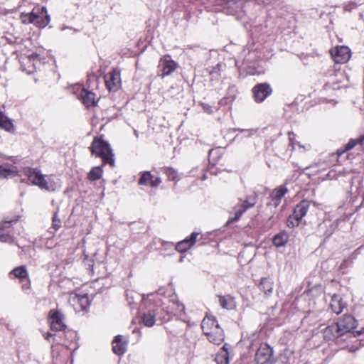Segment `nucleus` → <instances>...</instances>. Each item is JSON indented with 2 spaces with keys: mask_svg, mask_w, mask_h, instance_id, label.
<instances>
[{
  "mask_svg": "<svg viewBox=\"0 0 364 364\" xmlns=\"http://www.w3.org/2000/svg\"><path fill=\"white\" fill-rule=\"evenodd\" d=\"M91 153L96 156L102 158L104 164L111 166H114V159L112 149L109 144L101 137L95 138L90 147Z\"/></svg>",
  "mask_w": 364,
  "mask_h": 364,
  "instance_id": "nucleus-1",
  "label": "nucleus"
},
{
  "mask_svg": "<svg viewBox=\"0 0 364 364\" xmlns=\"http://www.w3.org/2000/svg\"><path fill=\"white\" fill-rule=\"evenodd\" d=\"M163 309L160 306H152L146 312L143 313L141 318L143 324L147 327H152L156 322V318L165 320L166 318L162 315Z\"/></svg>",
  "mask_w": 364,
  "mask_h": 364,
  "instance_id": "nucleus-2",
  "label": "nucleus"
},
{
  "mask_svg": "<svg viewBox=\"0 0 364 364\" xmlns=\"http://www.w3.org/2000/svg\"><path fill=\"white\" fill-rule=\"evenodd\" d=\"M178 67L177 63L173 60L170 55L161 58L158 65V75L161 77L171 75Z\"/></svg>",
  "mask_w": 364,
  "mask_h": 364,
  "instance_id": "nucleus-3",
  "label": "nucleus"
},
{
  "mask_svg": "<svg viewBox=\"0 0 364 364\" xmlns=\"http://www.w3.org/2000/svg\"><path fill=\"white\" fill-rule=\"evenodd\" d=\"M65 316L62 312L56 309H51L48 314V321L52 331H61L66 328L64 322Z\"/></svg>",
  "mask_w": 364,
  "mask_h": 364,
  "instance_id": "nucleus-4",
  "label": "nucleus"
},
{
  "mask_svg": "<svg viewBox=\"0 0 364 364\" xmlns=\"http://www.w3.org/2000/svg\"><path fill=\"white\" fill-rule=\"evenodd\" d=\"M273 349L267 343H262L257 349L255 354L257 364H266L271 363L273 356Z\"/></svg>",
  "mask_w": 364,
  "mask_h": 364,
  "instance_id": "nucleus-5",
  "label": "nucleus"
},
{
  "mask_svg": "<svg viewBox=\"0 0 364 364\" xmlns=\"http://www.w3.org/2000/svg\"><path fill=\"white\" fill-rule=\"evenodd\" d=\"M217 4L230 15H234L242 11L245 6L244 0H217Z\"/></svg>",
  "mask_w": 364,
  "mask_h": 364,
  "instance_id": "nucleus-6",
  "label": "nucleus"
},
{
  "mask_svg": "<svg viewBox=\"0 0 364 364\" xmlns=\"http://www.w3.org/2000/svg\"><path fill=\"white\" fill-rule=\"evenodd\" d=\"M33 24L40 28L46 27L50 22V16L45 6L36 7L33 9Z\"/></svg>",
  "mask_w": 364,
  "mask_h": 364,
  "instance_id": "nucleus-7",
  "label": "nucleus"
},
{
  "mask_svg": "<svg viewBox=\"0 0 364 364\" xmlns=\"http://www.w3.org/2000/svg\"><path fill=\"white\" fill-rule=\"evenodd\" d=\"M252 92L255 100L257 102H262L272 94V90L269 84L264 82L255 85Z\"/></svg>",
  "mask_w": 364,
  "mask_h": 364,
  "instance_id": "nucleus-8",
  "label": "nucleus"
},
{
  "mask_svg": "<svg viewBox=\"0 0 364 364\" xmlns=\"http://www.w3.org/2000/svg\"><path fill=\"white\" fill-rule=\"evenodd\" d=\"M336 323L340 328L341 334L344 336L346 333L350 332L357 326V321L355 318L349 314H345L340 318Z\"/></svg>",
  "mask_w": 364,
  "mask_h": 364,
  "instance_id": "nucleus-9",
  "label": "nucleus"
},
{
  "mask_svg": "<svg viewBox=\"0 0 364 364\" xmlns=\"http://www.w3.org/2000/svg\"><path fill=\"white\" fill-rule=\"evenodd\" d=\"M105 85L107 89L111 91L117 89L121 82L120 73L117 70H113L105 75Z\"/></svg>",
  "mask_w": 364,
  "mask_h": 364,
  "instance_id": "nucleus-10",
  "label": "nucleus"
},
{
  "mask_svg": "<svg viewBox=\"0 0 364 364\" xmlns=\"http://www.w3.org/2000/svg\"><path fill=\"white\" fill-rule=\"evenodd\" d=\"M203 333L207 336L210 342L215 345H220L225 339L224 331L220 326L216 328L213 327L212 330Z\"/></svg>",
  "mask_w": 364,
  "mask_h": 364,
  "instance_id": "nucleus-11",
  "label": "nucleus"
},
{
  "mask_svg": "<svg viewBox=\"0 0 364 364\" xmlns=\"http://www.w3.org/2000/svg\"><path fill=\"white\" fill-rule=\"evenodd\" d=\"M199 233L193 232L191 235L182 241L178 242L176 245V250L178 252H183L189 250L193 246L196 242V238Z\"/></svg>",
  "mask_w": 364,
  "mask_h": 364,
  "instance_id": "nucleus-12",
  "label": "nucleus"
},
{
  "mask_svg": "<svg viewBox=\"0 0 364 364\" xmlns=\"http://www.w3.org/2000/svg\"><path fill=\"white\" fill-rule=\"evenodd\" d=\"M332 56L337 63H343L347 62L350 56V49L346 46H340L336 48L334 53H332Z\"/></svg>",
  "mask_w": 364,
  "mask_h": 364,
  "instance_id": "nucleus-13",
  "label": "nucleus"
},
{
  "mask_svg": "<svg viewBox=\"0 0 364 364\" xmlns=\"http://www.w3.org/2000/svg\"><path fill=\"white\" fill-rule=\"evenodd\" d=\"M12 225V221L6 220L0 223V242L11 243L14 241L13 236L7 231Z\"/></svg>",
  "mask_w": 364,
  "mask_h": 364,
  "instance_id": "nucleus-14",
  "label": "nucleus"
},
{
  "mask_svg": "<svg viewBox=\"0 0 364 364\" xmlns=\"http://www.w3.org/2000/svg\"><path fill=\"white\" fill-rule=\"evenodd\" d=\"M341 336H343V334L336 323L328 326L323 330V338L327 341H332Z\"/></svg>",
  "mask_w": 364,
  "mask_h": 364,
  "instance_id": "nucleus-15",
  "label": "nucleus"
},
{
  "mask_svg": "<svg viewBox=\"0 0 364 364\" xmlns=\"http://www.w3.org/2000/svg\"><path fill=\"white\" fill-rule=\"evenodd\" d=\"M18 169L14 165L5 163L0 165V179L14 177L17 175Z\"/></svg>",
  "mask_w": 364,
  "mask_h": 364,
  "instance_id": "nucleus-16",
  "label": "nucleus"
},
{
  "mask_svg": "<svg viewBox=\"0 0 364 364\" xmlns=\"http://www.w3.org/2000/svg\"><path fill=\"white\" fill-rule=\"evenodd\" d=\"M24 175L32 184L39 186L43 180V175L35 168H26L24 169Z\"/></svg>",
  "mask_w": 364,
  "mask_h": 364,
  "instance_id": "nucleus-17",
  "label": "nucleus"
},
{
  "mask_svg": "<svg viewBox=\"0 0 364 364\" xmlns=\"http://www.w3.org/2000/svg\"><path fill=\"white\" fill-rule=\"evenodd\" d=\"M79 97L82 100V102L87 107L95 106L97 103L95 94L85 88L81 89Z\"/></svg>",
  "mask_w": 364,
  "mask_h": 364,
  "instance_id": "nucleus-18",
  "label": "nucleus"
},
{
  "mask_svg": "<svg viewBox=\"0 0 364 364\" xmlns=\"http://www.w3.org/2000/svg\"><path fill=\"white\" fill-rule=\"evenodd\" d=\"M309 208V202L307 200H301L296 205L294 210V218L295 220L300 221L304 217Z\"/></svg>",
  "mask_w": 364,
  "mask_h": 364,
  "instance_id": "nucleus-19",
  "label": "nucleus"
},
{
  "mask_svg": "<svg viewBox=\"0 0 364 364\" xmlns=\"http://www.w3.org/2000/svg\"><path fill=\"white\" fill-rule=\"evenodd\" d=\"M127 342L122 341V336H117L112 341V350L118 355H123L127 350Z\"/></svg>",
  "mask_w": 364,
  "mask_h": 364,
  "instance_id": "nucleus-20",
  "label": "nucleus"
},
{
  "mask_svg": "<svg viewBox=\"0 0 364 364\" xmlns=\"http://www.w3.org/2000/svg\"><path fill=\"white\" fill-rule=\"evenodd\" d=\"M41 189H45L48 191H55L60 186L58 182L55 181L52 176L48 177L46 179L43 176L42 182L41 181L39 186Z\"/></svg>",
  "mask_w": 364,
  "mask_h": 364,
  "instance_id": "nucleus-21",
  "label": "nucleus"
},
{
  "mask_svg": "<svg viewBox=\"0 0 364 364\" xmlns=\"http://www.w3.org/2000/svg\"><path fill=\"white\" fill-rule=\"evenodd\" d=\"M219 326L218 321L212 316H206L201 322L203 332L209 331L213 328Z\"/></svg>",
  "mask_w": 364,
  "mask_h": 364,
  "instance_id": "nucleus-22",
  "label": "nucleus"
},
{
  "mask_svg": "<svg viewBox=\"0 0 364 364\" xmlns=\"http://www.w3.org/2000/svg\"><path fill=\"white\" fill-rule=\"evenodd\" d=\"M219 303L223 309L228 310L233 309L236 306L234 298L230 295L219 296Z\"/></svg>",
  "mask_w": 364,
  "mask_h": 364,
  "instance_id": "nucleus-23",
  "label": "nucleus"
},
{
  "mask_svg": "<svg viewBox=\"0 0 364 364\" xmlns=\"http://www.w3.org/2000/svg\"><path fill=\"white\" fill-rule=\"evenodd\" d=\"M330 306L335 314H339L341 313L343 309V304L341 296L337 294H333L331 297Z\"/></svg>",
  "mask_w": 364,
  "mask_h": 364,
  "instance_id": "nucleus-24",
  "label": "nucleus"
},
{
  "mask_svg": "<svg viewBox=\"0 0 364 364\" xmlns=\"http://www.w3.org/2000/svg\"><path fill=\"white\" fill-rule=\"evenodd\" d=\"M273 281L269 278H262L259 283V289L267 296L272 294L273 290Z\"/></svg>",
  "mask_w": 364,
  "mask_h": 364,
  "instance_id": "nucleus-25",
  "label": "nucleus"
},
{
  "mask_svg": "<svg viewBox=\"0 0 364 364\" xmlns=\"http://www.w3.org/2000/svg\"><path fill=\"white\" fill-rule=\"evenodd\" d=\"M289 235L286 232H281L273 237V243L277 247H282L288 242Z\"/></svg>",
  "mask_w": 364,
  "mask_h": 364,
  "instance_id": "nucleus-26",
  "label": "nucleus"
},
{
  "mask_svg": "<svg viewBox=\"0 0 364 364\" xmlns=\"http://www.w3.org/2000/svg\"><path fill=\"white\" fill-rule=\"evenodd\" d=\"M227 344H225L221 351L216 355L215 360L218 364H229V356L227 348Z\"/></svg>",
  "mask_w": 364,
  "mask_h": 364,
  "instance_id": "nucleus-27",
  "label": "nucleus"
},
{
  "mask_svg": "<svg viewBox=\"0 0 364 364\" xmlns=\"http://www.w3.org/2000/svg\"><path fill=\"white\" fill-rule=\"evenodd\" d=\"M10 275H14V277L18 279H26L28 277V272L26 266L22 265L14 268L11 272Z\"/></svg>",
  "mask_w": 364,
  "mask_h": 364,
  "instance_id": "nucleus-28",
  "label": "nucleus"
},
{
  "mask_svg": "<svg viewBox=\"0 0 364 364\" xmlns=\"http://www.w3.org/2000/svg\"><path fill=\"white\" fill-rule=\"evenodd\" d=\"M0 127L6 131L11 132L14 129V125L11 121L8 119L0 110Z\"/></svg>",
  "mask_w": 364,
  "mask_h": 364,
  "instance_id": "nucleus-29",
  "label": "nucleus"
},
{
  "mask_svg": "<svg viewBox=\"0 0 364 364\" xmlns=\"http://www.w3.org/2000/svg\"><path fill=\"white\" fill-rule=\"evenodd\" d=\"M288 192V188L284 185H282L272 191L270 196L272 198H279L282 200L284 196Z\"/></svg>",
  "mask_w": 364,
  "mask_h": 364,
  "instance_id": "nucleus-30",
  "label": "nucleus"
},
{
  "mask_svg": "<svg viewBox=\"0 0 364 364\" xmlns=\"http://www.w3.org/2000/svg\"><path fill=\"white\" fill-rule=\"evenodd\" d=\"M247 210V207L243 206V205H242V204L235 207V216L233 218H230L228 220V224H230V223L237 221Z\"/></svg>",
  "mask_w": 364,
  "mask_h": 364,
  "instance_id": "nucleus-31",
  "label": "nucleus"
},
{
  "mask_svg": "<svg viewBox=\"0 0 364 364\" xmlns=\"http://www.w3.org/2000/svg\"><path fill=\"white\" fill-rule=\"evenodd\" d=\"M140 175L138 183L139 185H150L151 180L154 178V175H152L150 171L141 172Z\"/></svg>",
  "mask_w": 364,
  "mask_h": 364,
  "instance_id": "nucleus-32",
  "label": "nucleus"
},
{
  "mask_svg": "<svg viewBox=\"0 0 364 364\" xmlns=\"http://www.w3.org/2000/svg\"><path fill=\"white\" fill-rule=\"evenodd\" d=\"M102 170L100 166H95L88 173V178L91 181H97L102 176Z\"/></svg>",
  "mask_w": 364,
  "mask_h": 364,
  "instance_id": "nucleus-33",
  "label": "nucleus"
},
{
  "mask_svg": "<svg viewBox=\"0 0 364 364\" xmlns=\"http://www.w3.org/2000/svg\"><path fill=\"white\" fill-rule=\"evenodd\" d=\"M357 144H360L359 138L358 139H351L350 141L346 144L345 149L342 151H338V156L343 154L345 151L352 149Z\"/></svg>",
  "mask_w": 364,
  "mask_h": 364,
  "instance_id": "nucleus-34",
  "label": "nucleus"
},
{
  "mask_svg": "<svg viewBox=\"0 0 364 364\" xmlns=\"http://www.w3.org/2000/svg\"><path fill=\"white\" fill-rule=\"evenodd\" d=\"M33 11L30 13H22L20 16L21 22L24 24H33Z\"/></svg>",
  "mask_w": 364,
  "mask_h": 364,
  "instance_id": "nucleus-35",
  "label": "nucleus"
},
{
  "mask_svg": "<svg viewBox=\"0 0 364 364\" xmlns=\"http://www.w3.org/2000/svg\"><path fill=\"white\" fill-rule=\"evenodd\" d=\"M165 173L169 181H175L178 178V173L173 168H165Z\"/></svg>",
  "mask_w": 364,
  "mask_h": 364,
  "instance_id": "nucleus-36",
  "label": "nucleus"
},
{
  "mask_svg": "<svg viewBox=\"0 0 364 364\" xmlns=\"http://www.w3.org/2000/svg\"><path fill=\"white\" fill-rule=\"evenodd\" d=\"M256 200H257L256 195L247 196L246 200L241 204L243 206L247 207V209H249L255 205V204L256 203Z\"/></svg>",
  "mask_w": 364,
  "mask_h": 364,
  "instance_id": "nucleus-37",
  "label": "nucleus"
},
{
  "mask_svg": "<svg viewBox=\"0 0 364 364\" xmlns=\"http://www.w3.org/2000/svg\"><path fill=\"white\" fill-rule=\"evenodd\" d=\"M52 226L55 230H58L61 226V220L58 217L57 213H55L53 216Z\"/></svg>",
  "mask_w": 364,
  "mask_h": 364,
  "instance_id": "nucleus-38",
  "label": "nucleus"
},
{
  "mask_svg": "<svg viewBox=\"0 0 364 364\" xmlns=\"http://www.w3.org/2000/svg\"><path fill=\"white\" fill-rule=\"evenodd\" d=\"M78 301L80 303L82 309H85L86 306L88 305V298L86 294L78 296Z\"/></svg>",
  "mask_w": 364,
  "mask_h": 364,
  "instance_id": "nucleus-39",
  "label": "nucleus"
},
{
  "mask_svg": "<svg viewBox=\"0 0 364 364\" xmlns=\"http://www.w3.org/2000/svg\"><path fill=\"white\" fill-rule=\"evenodd\" d=\"M299 222L300 221L295 220V218H294V215H292L289 217L287 223L289 228H294L295 226H297Z\"/></svg>",
  "mask_w": 364,
  "mask_h": 364,
  "instance_id": "nucleus-40",
  "label": "nucleus"
},
{
  "mask_svg": "<svg viewBox=\"0 0 364 364\" xmlns=\"http://www.w3.org/2000/svg\"><path fill=\"white\" fill-rule=\"evenodd\" d=\"M161 183V179L160 177H154L151 178L150 186L151 187H157Z\"/></svg>",
  "mask_w": 364,
  "mask_h": 364,
  "instance_id": "nucleus-41",
  "label": "nucleus"
},
{
  "mask_svg": "<svg viewBox=\"0 0 364 364\" xmlns=\"http://www.w3.org/2000/svg\"><path fill=\"white\" fill-rule=\"evenodd\" d=\"M355 180L357 181V182H358V184H359V186H358V187L356 188H357V189H356V192H358V190L363 187V186H362L363 178H360V177H354V178H353V181H355Z\"/></svg>",
  "mask_w": 364,
  "mask_h": 364,
  "instance_id": "nucleus-42",
  "label": "nucleus"
},
{
  "mask_svg": "<svg viewBox=\"0 0 364 364\" xmlns=\"http://www.w3.org/2000/svg\"><path fill=\"white\" fill-rule=\"evenodd\" d=\"M295 143H296V144H297L299 147H302V148H304L305 150H309V149H310V148H311V146H310V144H305V145H301V144H300V143H299V142H298V141H296Z\"/></svg>",
  "mask_w": 364,
  "mask_h": 364,
  "instance_id": "nucleus-43",
  "label": "nucleus"
},
{
  "mask_svg": "<svg viewBox=\"0 0 364 364\" xmlns=\"http://www.w3.org/2000/svg\"><path fill=\"white\" fill-rule=\"evenodd\" d=\"M272 200L274 207H277L280 204L282 200L279 198H272Z\"/></svg>",
  "mask_w": 364,
  "mask_h": 364,
  "instance_id": "nucleus-44",
  "label": "nucleus"
},
{
  "mask_svg": "<svg viewBox=\"0 0 364 364\" xmlns=\"http://www.w3.org/2000/svg\"><path fill=\"white\" fill-rule=\"evenodd\" d=\"M30 59L31 60H35L36 59V60H39V55L36 54V53H33L31 54L30 56H29Z\"/></svg>",
  "mask_w": 364,
  "mask_h": 364,
  "instance_id": "nucleus-45",
  "label": "nucleus"
},
{
  "mask_svg": "<svg viewBox=\"0 0 364 364\" xmlns=\"http://www.w3.org/2000/svg\"><path fill=\"white\" fill-rule=\"evenodd\" d=\"M54 336V334L50 333V332H48L45 336V339H46L47 341H50V338H52L53 336Z\"/></svg>",
  "mask_w": 364,
  "mask_h": 364,
  "instance_id": "nucleus-46",
  "label": "nucleus"
},
{
  "mask_svg": "<svg viewBox=\"0 0 364 364\" xmlns=\"http://www.w3.org/2000/svg\"><path fill=\"white\" fill-rule=\"evenodd\" d=\"M291 135H294V133L289 132L290 144H292V145L296 144V143H295V142H296V141H294V140L293 139V138H291Z\"/></svg>",
  "mask_w": 364,
  "mask_h": 364,
  "instance_id": "nucleus-47",
  "label": "nucleus"
},
{
  "mask_svg": "<svg viewBox=\"0 0 364 364\" xmlns=\"http://www.w3.org/2000/svg\"><path fill=\"white\" fill-rule=\"evenodd\" d=\"M363 333H364V328H362L360 331H357L355 332V336H360Z\"/></svg>",
  "mask_w": 364,
  "mask_h": 364,
  "instance_id": "nucleus-48",
  "label": "nucleus"
},
{
  "mask_svg": "<svg viewBox=\"0 0 364 364\" xmlns=\"http://www.w3.org/2000/svg\"><path fill=\"white\" fill-rule=\"evenodd\" d=\"M359 142L360 145L364 144V135H362L359 137Z\"/></svg>",
  "mask_w": 364,
  "mask_h": 364,
  "instance_id": "nucleus-49",
  "label": "nucleus"
},
{
  "mask_svg": "<svg viewBox=\"0 0 364 364\" xmlns=\"http://www.w3.org/2000/svg\"><path fill=\"white\" fill-rule=\"evenodd\" d=\"M240 132H248V135H251L252 134V132H253L252 130H250V129H241Z\"/></svg>",
  "mask_w": 364,
  "mask_h": 364,
  "instance_id": "nucleus-50",
  "label": "nucleus"
},
{
  "mask_svg": "<svg viewBox=\"0 0 364 364\" xmlns=\"http://www.w3.org/2000/svg\"><path fill=\"white\" fill-rule=\"evenodd\" d=\"M134 134L136 137L138 136V132L136 130H134Z\"/></svg>",
  "mask_w": 364,
  "mask_h": 364,
  "instance_id": "nucleus-51",
  "label": "nucleus"
},
{
  "mask_svg": "<svg viewBox=\"0 0 364 364\" xmlns=\"http://www.w3.org/2000/svg\"><path fill=\"white\" fill-rule=\"evenodd\" d=\"M127 300H129V298H127ZM128 302H129V304L130 305L132 304V301H128Z\"/></svg>",
  "mask_w": 364,
  "mask_h": 364,
  "instance_id": "nucleus-52",
  "label": "nucleus"
},
{
  "mask_svg": "<svg viewBox=\"0 0 364 364\" xmlns=\"http://www.w3.org/2000/svg\"><path fill=\"white\" fill-rule=\"evenodd\" d=\"M221 66H222V65H221L220 64H218V65H217V68H219L220 67H221Z\"/></svg>",
  "mask_w": 364,
  "mask_h": 364,
  "instance_id": "nucleus-53",
  "label": "nucleus"
}]
</instances>
